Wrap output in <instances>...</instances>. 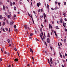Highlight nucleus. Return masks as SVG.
Returning a JSON list of instances; mask_svg holds the SVG:
<instances>
[{"label":"nucleus","instance_id":"obj_48","mask_svg":"<svg viewBox=\"0 0 67 67\" xmlns=\"http://www.w3.org/2000/svg\"><path fill=\"white\" fill-rule=\"evenodd\" d=\"M41 12H42V11H43V9H41Z\"/></svg>","mask_w":67,"mask_h":67},{"label":"nucleus","instance_id":"obj_14","mask_svg":"<svg viewBox=\"0 0 67 67\" xmlns=\"http://www.w3.org/2000/svg\"><path fill=\"white\" fill-rule=\"evenodd\" d=\"M3 10H5V6H4V5H3Z\"/></svg>","mask_w":67,"mask_h":67},{"label":"nucleus","instance_id":"obj_28","mask_svg":"<svg viewBox=\"0 0 67 67\" xmlns=\"http://www.w3.org/2000/svg\"><path fill=\"white\" fill-rule=\"evenodd\" d=\"M10 6H12V2H10Z\"/></svg>","mask_w":67,"mask_h":67},{"label":"nucleus","instance_id":"obj_9","mask_svg":"<svg viewBox=\"0 0 67 67\" xmlns=\"http://www.w3.org/2000/svg\"><path fill=\"white\" fill-rule=\"evenodd\" d=\"M3 19V18L2 15H0V19Z\"/></svg>","mask_w":67,"mask_h":67},{"label":"nucleus","instance_id":"obj_44","mask_svg":"<svg viewBox=\"0 0 67 67\" xmlns=\"http://www.w3.org/2000/svg\"><path fill=\"white\" fill-rule=\"evenodd\" d=\"M60 46H62V44L61 43H60Z\"/></svg>","mask_w":67,"mask_h":67},{"label":"nucleus","instance_id":"obj_43","mask_svg":"<svg viewBox=\"0 0 67 67\" xmlns=\"http://www.w3.org/2000/svg\"><path fill=\"white\" fill-rule=\"evenodd\" d=\"M4 54H7V52L5 51L4 52Z\"/></svg>","mask_w":67,"mask_h":67},{"label":"nucleus","instance_id":"obj_52","mask_svg":"<svg viewBox=\"0 0 67 67\" xmlns=\"http://www.w3.org/2000/svg\"><path fill=\"white\" fill-rule=\"evenodd\" d=\"M38 12H40V9H39Z\"/></svg>","mask_w":67,"mask_h":67},{"label":"nucleus","instance_id":"obj_59","mask_svg":"<svg viewBox=\"0 0 67 67\" xmlns=\"http://www.w3.org/2000/svg\"><path fill=\"white\" fill-rule=\"evenodd\" d=\"M62 67H64V65H62Z\"/></svg>","mask_w":67,"mask_h":67},{"label":"nucleus","instance_id":"obj_24","mask_svg":"<svg viewBox=\"0 0 67 67\" xmlns=\"http://www.w3.org/2000/svg\"><path fill=\"white\" fill-rule=\"evenodd\" d=\"M56 29H59V28H58V26H57L56 27Z\"/></svg>","mask_w":67,"mask_h":67},{"label":"nucleus","instance_id":"obj_32","mask_svg":"<svg viewBox=\"0 0 67 67\" xmlns=\"http://www.w3.org/2000/svg\"><path fill=\"white\" fill-rule=\"evenodd\" d=\"M5 24V23L4 22H3V26H4V25Z\"/></svg>","mask_w":67,"mask_h":67},{"label":"nucleus","instance_id":"obj_61","mask_svg":"<svg viewBox=\"0 0 67 67\" xmlns=\"http://www.w3.org/2000/svg\"><path fill=\"white\" fill-rule=\"evenodd\" d=\"M30 52H31V51H32V49H30Z\"/></svg>","mask_w":67,"mask_h":67},{"label":"nucleus","instance_id":"obj_12","mask_svg":"<svg viewBox=\"0 0 67 67\" xmlns=\"http://www.w3.org/2000/svg\"><path fill=\"white\" fill-rule=\"evenodd\" d=\"M57 8H58L57 7V6H56L54 8V10H57Z\"/></svg>","mask_w":67,"mask_h":67},{"label":"nucleus","instance_id":"obj_64","mask_svg":"<svg viewBox=\"0 0 67 67\" xmlns=\"http://www.w3.org/2000/svg\"><path fill=\"white\" fill-rule=\"evenodd\" d=\"M7 2H9V0H7Z\"/></svg>","mask_w":67,"mask_h":67},{"label":"nucleus","instance_id":"obj_40","mask_svg":"<svg viewBox=\"0 0 67 67\" xmlns=\"http://www.w3.org/2000/svg\"><path fill=\"white\" fill-rule=\"evenodd\" d=\"M64 20H65V21H67V19H66V18H65L64 19Z\"/></svg>","mask_w":67,"mask_h":67},{"label":"nucleus","instance_id":"obj_60","mask_svg":"<svg viewBox=\"0 0 67 67\" xmlns=\"http://www.w3.org/2000/svg\"><path fill=\"white\" fill-rule=\"evenodd\" d=\"M58 45L59 46H60V45H59V43L58 42Z\"/></svg>","mask_w":67,"mask_h":67},{"label":"nucleus","instance_id":"obj_22","mask_svg":"<svg viewBox=\"0 0 67 67\" xmlns=\"http://www.w3.org/2000/svg\"><path fill=\"white\" fill-rule=\"evenodd\" d=\"M16 26L15 25H14V27L15 29H16Z\"/></svg>","mask_w":67,"mask_h":67},{"label":"nucleus","instance_id":"obj_42","mask_svg":"<svg viewBox=\"0 0 67 67\" xmlns=\"http://www.w3.org/2000/svg\"><path fill=\"white\" fill-rule=\"evenodd\" d=\"M44 43L45 44V45H46V46H47V44H46V42H45Z\"/></svg>","mask_w":67,"mask_h":67},{"label":"nucleus","instance_id":"obj_11","mask_svg":"<svg viewBox=\"0 0 67 67\" xmlns=\"http://www.w3.org/2000/svg\"><path fill=\"white\" fill-rule=\"evenodd\" d=\"M60 22V23H62V22H63V19H62L61 18Z\"/></svg>","mask_w":67,"mask_h":67},{"label":"nucleus","instance_id":"obj_41","mask_svg":"<svg viewBox=\"0 0 67 67\" xmlns=\"http://www.w3.org/2000/svg\"><path fill=\"white\" fill-rule=\"evenodd\" d=\"M64 5H66V2H65L64 3Z\"/></svg>","mask_w":67,"mask_h":67},{"label":"nucleus","instance_id":"obj_34","mask_svg":"<svg viewBox=\"0 0 67 67\" xmlns=\"http://www.w3.org/2000/svg\"><path fill=\"white\" fill-rule=\"evenodd\" d=\"M33 35V33H31L30 34V36H32V35Z\"/></svg>","mask_w":67,"mask_h":67},{"label":"nucleus","instance_id":"obj_19","mask_svg":"<svg viewBox=\"0 0 67 67\" xmlns=\"http://www.w3.org/2000/svg\"><path fill=\"white\" fill-rule=\"evenodd\" d=\"M48 63L49 64H50V63H49V59H48Z\"/></svg>","mask_w":67,"mask_h":67},{"label":"nucleus","instance_id":"obj_7","mask_svg":"<svg viewBox=\"0 0 67 67\" xmlns=\"http://www.w3.org/2000/svg\"><path fill=\"white\" fill-rule=\"evenodd\" d=\"M63 25L64 27H65V26L66 25V24L65 23H63Z\"/></svg>","mask_w":67,"mask_h":67},{"label":"nucleus","instance_id":"obj_27","mask_svg":"<svg viewBox=\"0 0 67 67\" xmlns=\"http://www.w3.org/2000/svg\"><path fill=\"white\" fill-rule=\"evenodd\" d=\"M7 41L8 43H10V40H9V39H8Z\"/></svg>","mask_w":67,"mask_h":67},{"label":"nucleus","instance_id":"obj_36","mask_svg":"<svg viewBox=\"0 0 67 67\" xmlns=\"http://www.w3.org/2000/svg\"><path fill=\"white\" fill-rule=\"evenodd\" d=\"M14 18H16V15H14Z\"/></svg>","mask_w":67,"mask_h":67},{"label":"nucleus","instance_id":"obj_35","mask_svg":"<svg viewBox=\"0 0 67 67\" xmlns=\"http://www.w3.org/2000/svg\"><path fill=\"white\" fill-rule=\"evenodd\" d=\"M40 30L41 31H42V28L41 27Z\"/></svg>","mask_w":67,"mask_h":67},{"label":"nucleus","instance_id":"obj_45","mask_svg":"<svg viewBox=\"0 0 67 67\" xmlns=\"http://www.w3.org/2000/svg\"><path fill=\"white\" fill-rule=\"evenodd\" d=\"M46 54H47V52L46 51H44Z\"/></svg>","mask_w":67,"mask_h":67},{"label":"nucleus","instance_id":"obj_30","mask_svg":"<svg viewBox=\"0 0 67 67\" xmlns=\"http://www.w3.org/2000/svg\"><path fill=\"white\" fill-rule=\"evenodd\" d=\"M32 22H33V23L34 24V20H33V18H32Z\"/></svg>","mask_w":67,"mask_h":67},{"label":"nucleus","instance_id":"obj_62","mask_svg":"<svg viewBox=\"0 0 67 67\" xmlns=\"http://www.w3.org/2000/svg\"><path fill=\"white\" fill-rule=\"evenodd\" d=\"M9 54H10V53H8L7 54V55H9Z\"/></svg>","mask_w":67,"mask_h":67},{"label":"nucleus","instance_id":"obj_47","mask_svg":"<svg viewBox=\"0 0 67 67\" xmlns=\"http://www.w3.org/2000/svg\"><path fill=\"white\" fill-rule=\"evenodd\" d=\"M2 59L1 58H0V60H1V61H2Z\"/></svg>","mask_w":67,"mask_h":67},{"label":"nucleus","instance_id":"obj_25","mask_svg":"<svg viewBox=\"0 0 67 67\" xmlns=\"http://www.w3.org/2000/svg\"><path fill=\"white\" fill-rule=\"evenodd\" d=\"M15 61H18V59H16L14 60Z\"/></svg>","mask_w":67,"mask_h":67},{"label":"nucleus","instance_id":"obj_20","mask_svg":"<svg viewBox=\"0 0 67 67\" xmlns=\"http://www.w3.org/2000/svg\"><path fill=\"white\" fill-rule=\"evenodd\" d=\"M5 30H6V31H8V28H5Z\"/></svg>","mask_w":67,"mask_h":67},{"label":"nucleus","instance_id":"obj_58","mask_svg":"<svg viewBox=\"0 0 67 67\" xmlns=\"http://www.w3.org/2000/svg\"><path fill=\"white\" fill-rule=\"evenodd\" d=\"M17 53H18V56H19V57H20V55H19V53L17 52Z\"/></svg>","mask_w":67,"mask_h":67},{"label":"nucleus","instance_id":"obj_63","mask_svg":"<svg viewBox=\"0 0 67 67\" xmlns=\"http://www.w3.org/2000/svg\"><path fill=\"white\" fill-rule=\"evenodd\" d=\"M11 67V65H9V66H8V67Z\"/></svg>","mask_w":67,"mask_h":67},{"label":"nucleus","instance_id":"obj_15","mask_svg":"<svg viewBox=\"0 0 67 67\" xmlns=\"http://www.w3.org/2000/svg\"><path fill=\"white\" fill-rule=\"evenodd\" d=\"M47 37H50V36H49V33H48V34Z\"/></svg>","mask_w":67,"mask_h":67},{"label":"nucleus","instance_id":"obj_49","mask_svg":"<svg viewBox=\"0 0 67 67\" xmlns=\"http://www.w3.org/2000/svg\"><path fill=\"white\" fill-rule=\"evenodd\" d=\"M63 58H65V56H64V55H63Z\"/></svg>","mask_w":67,"mask_h":67},{"label":"nucleus","instance_id":"obj_50","mask_svg":"<svg viewBox=\"0 0 67 67\" xmlns=\"http://www.w3.org/2000/svg\"><path fill=\"white\" fill-rule=\"evenodd\" d=\"M27 66L28 67H29V66H30V64H29L27 65Z\"/></svg>","mask_w":67,"mask_h":67},{"label":"nucleus","instance_id":"obj_38","mask_svg":"<svg viewBox=\"0 0 67 67\" xmlns=\"http://www.w3.org/2000/svg\"><path fill=\"white\" fill-rule=\"evenodd\" d=\"M51 9L52 10H53V11L54 10V8H51Z\"/></svg>","mask_w":67,"mask_h":67},{"label":"nucleus","instance_id":"obj_26","mask_svg":"<svg viewBox=\"0 0 67 67\" xmlns=\"http://www.w3.org/2000/svg\"><path fill=\"white\" fill-rule=\"evenodd\" d=\"M14 10L15 11L16 10V7H14Z\"/></svg>","mask_w":67,"mask_h":67},{"label":"nucleus","instance_id":"obj_10","mask_svg":"<svg viewBox=\"0 0 67 67\" xmlns=\"http://www.w3.org/2000/svg\"><path fill=\"white\" fill-rule=\"evenodd\" d=\"M63 14L64 16V17H66V14H65V12H63Z\"/></svg>","mask_w":67,"mask_h":67},{"label":"nucleus","instance_id":"obj_23","mask_svg":"<svg viewBox=\"0 0 67 67\" xmlns=\"http://www.w3.org/2000/svg\"><path fill=\"white\" fill-rule=\"evenodd\" d=\"M54 33L56 36H57V34H56V32L54 31Z\"/></svg>","mask_w":67,"mask_h":67},{"label":"nucleus","instance_id":"obj_5","mask_svg":"<svg viewBox=\"0 0 67 67\" xmlns=\"http://www.w3.org/2000/svg\"><path fill=\"white\" fill-rule=\"evenodd\" d=\"M49 29H51H51H52L53 27H52V25H51V24L49 25Z\"/></svg>","mask_w":67,"mask_h":67},{"label":"nucleus","instance_id":"obj_6","mask_svg":"<svg viewBox=\"0 0 67 67\" xmlns=\"http://www.w3.org/2000/svg\"><path fill=\"white\" fill-rule=\"evenodd\" d=\"M14 22H13L12 21V22H10V25H12L13 23Z\"/></svg>","mask_w":67,"mask_h":67},{"label":"nucleus","instance_id":"obj_18","mask_svg":"<svg viewBox=\"0 0 67 67\" xmlns=\"http://www.w3.org/2000/svg\"><path fill=\"white\" fill-rule=\"evenodd\" d=\"M10 15H8V19H9V18H10Z\"/></svg>","mask_w":67,"mask_h":67},{"label":"nucleus","instance_id":"obj_13","mask_svg":"<svg viewBox=\"0 0 67 67\" xmlns=\"http://www.w3.org/2000/svg\"><path fill=\"white\" fill-rule=\"evenodd\" d=\"M47 9H49V5H48V4H47Z\"/></svg>","mask_w":67,"mask_h":67},{"label":"nucleus","instance_id":"obj_21","mask_svg":"<svg viewBox=\"0 0 67 67\" xmlns=\"http://www.w3.org/2000/svg\"><path fill=\"white\" fill-rule=\"evenodd\" d=\"M14 49L15 51H17L16 50V48H14Z\"/></svg>","mask_w":67,"mask_h":67},{"label":"nucleus","instance_id":"obj_46","mask_svg":"<svg viewBox=\"0 0 67 67\" xmlns=\"http://www.w3.org/2000/svg\"><path fill=\"white\" fill-rule=\"evenodd\" d=\"M7 24H9V22H8V21L7 20Z\"/></svg>","mask_w":67,"mask_h":67},{"label":"nucleus","instance_id":"obj_29","mask_svg":"<svg viewBox=\"0 0 67 67\" xmlns=\"http://www.w3.org/2000/svg\"><path fill=\"white\" fill-rule=\"evenodd\" d=\"M14 31H15L16 32H17L18 31V30H17V29H15Z\"/></svg>","mask_w":67,"mask_h":67},{"label":"nucleus","instance_id":"obj_2","mask_svg":"<svg viewBox=\"0 0 67 67\" xmlns=\"http://www.w3.org/2000/svg\"><path fill=\"white\" fill-rule=\"evenodd\" d=\"M24 26H25V28L26 29H27V28H28V29L29 30H30V28H29V26H28L27 25H25Z\"/></svg>","mask_w":67,"mask_h":67},{"label":"nucleus","instance_id":"obj_51","mask_svg":"<svg viewBox=\"0 0 67 67\" xmlns=\"http://www.w3.org/2000/svg\"><path fill=\"white\" fill-rule=\"evenodd\" d=\"M58 5H59H59H60V3H59V2L58 3Z\"/></svg>","mask_w":67,"mask_h":67},{"label":"nucleus","instance_id":"obj_16","mask_svg":"<svg viewBox=\"0 0 67 67\" xmlns=\"http://www.w3.org/2000/svg\"><path fill=\"white\" fill-rule=\"evenodd\" d=\"M64 41L65 43H66V39L65 38L64 39Z\"/></svg>","mask_w":67,"mask_h":67},{"label":"nucleus","instance_id":"obj_8","mask_svg":"<svg viewBox=\"0 0 67 67\" xmlns=\"http://www.w3.org/2000/svg\"><path fill=\"white\" fill-rule=\"evenodd\" d=\"M47 41L48 43H49V38H48L47 40Z\"/></svg>","mask_w":67,"mask_h":67},{"label":"nucleus","instance_id":"obj_31","mask_svg":"<svg viewBox=\"0 0 67 67\" xmlns=\"http://www.w3.org/2000/svg\"><path fill=\"white\" fill-rule=\"evenodd\" d=\"M27 13H28L29 15V16H31V15H30V14H29V12H28Z\"/></svg>","mask_w":67,"mask_h":67},{"label":"nucleus","instance_id":"obj_57","mask_svg":"<svg viewBox=\"0 0 67 67\" xmlns=\"http://www.w3.org/2000/svg\"><path fill=\"white\" fill-rule=\"evenodd\" d=\"M1 51L2 52H3V51H2V49H1Z\"/></svg>","mask_w":67,"mask_h":67},{"label":"nucleus","instance_id":"obj_33","mask_svg":"<svg viewBox=\"0 0 67 67\" xmlns=\"http://www.w3.org/2000/svg\"><path fill=\"white\" fill-rule=\"evenodd\" d=\"M65 32H67V29H66V28H65Z\"/></svg>","mask_w":67,"mask_h":67},{"label":"nucleus","instance_id":"obj_53","mask_svg":"<svg viewBox=\"0 0 67 67\" xmlns=\"http://www.w3.org/2000/svg\"><path fill=\"white\" fill-rule=\"evenodd\" d=\"M58 2H55V4H57V3H58Z\"/></svg>","mask_w":67,"mask_h":67},{"label":"nucleus","instance_id":"obj_54","mask_svg":"<svg viewBox=\"0 0 67 67\" xmlns=\"http://www.w3.org/2000/svg\"><path fill=\"white\" fill-rule=\"evenodd\" d=\"M67 56V54L65 53V56L66 57V56Z\"/></svg>","mask_w":67,"mask_h":67},{"label":"nucleus","instance_id":"obj_56","mask_svg":"<svg viewBox=\"0 0 67 67\" xmlns=\"http://www.w3.org/2000/svg\"><path fill=\"white\" fill-rule=\"evenodd\" d=\"M47 21H46V20H45L44 22H46Z\"/></svg>","mask_w":67,"mask_h":67},{"label":"nucleus","instance_id":"obj_3","mask_svg":"<svg viewBox=\"0 0 67 67\" xmlns=\"http://www.w3.org/2000/svg\"><path fill=\"white\" fill-rule=\"evenodd\" d=\"M51 59L50 60V61L52 64V62H53V60L52 58L51 57L50 58Z\"/></svg>","mask_w":67,"mask_h":67},{"label":"nucleus","instance_id":"obj_17","mask_svg":"<svg viewBox=\"0 0 67 67\" xmlns=\"http://www.w3.org/2000/svg\"><path fill=\"white\" fill-rule=\"evenodd\" d=\"M46 17V15H45V14H44V19H45V17Z\"/></svg>","mask_w":67,"mask_h":67},{"label":"nucleus","instance_id":"obj_4","mask_svg":"<svg viewBox=\"0 0 67 67\" xmlns=\"http://www.w3.org/2000/svg\"><path fill=\"white\" fill-rule=\"evenodd\" d=\"M41 5V3L40 2L37 3V5L38 7H40L39 5Z\"/></svg>","mask_w":67,"mask_h":67},{"label":"nucleus","instance_id":"obj_37","mask_svg":"<svg viewBox=\"0 0 67 67\" xmlns=\"http://www.w3.org/2000/svg\"><path fill=\"white\" fill-rule=\"evenodd\" d=\"M9 33L10 32V28H9Z\"/></svg>","mask_w":67,"mask_h":67},{"label":"nucleus","instance_id":"obj_1","mask_svg":"<svg viewBox=\"0 0 67 67\" xmlns=\"http://www.w3.org/2000/svg\"><path fill=\"white\" fill-rule=\"evenodd\" d=\"M43 35V32H42L41 33V34L40 35V36L41 38L42 39V40H43V37H42Z\"/></svg>","mask_w":67,"mask_h":67},{"label":"nucleus","instance_id":"obj_55","mask_svg":"<svg viewBox=\"0 0 67 67\" xmlns=\"http://www.w3.org/2000/svg\"><path fill=\"white\" fill-rule=\"evenodd\" d=\"M15 4V3L14 2L13 3V4Z\"/></svg>","mask_w":67,"mask_h":67},{"label":"nucleus","instance_id":"obj_39","mask_svg":"<svg viewBox=\"0 0 67 67\" xmlns=\"http://www.w3.org/2000/svg\"><path fill=\"white\" fill-rule=\"evenodd\" d=\"M36 41H39L37 38H36Z\"/></svg>","mask_w":67,"mask_h":67}]
</instances>
